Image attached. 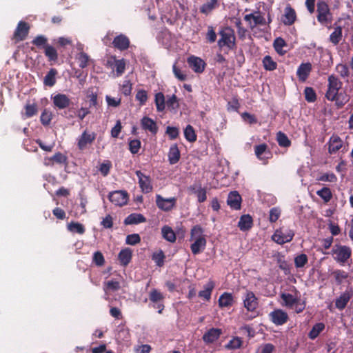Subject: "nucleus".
I'll list each match as a JSON object with an SVG mask.
<instances>
[{
	"label": "nucleus",
	"mask_w": 353,
	"mask_h": 353,
	"mask_svg": "<svg viewBox=\"0 0 353 353\" xmlns=\"http://www.w3.org/2000/svg\"><path fill=\"white\" fill-rule=\"evenodd\" d=\"M312 70V65L310 62L301 63L296 70L299 80L301 82H305L310 76Z\"/></svg>",
	"instance_id": "16"
},
{
	"label": "nucleus",
	"mask_w": 353,
	"mask_h": 353,
	"mask_svg": "<svg viewBox=\"0 0 353 353\" xmlns=\"http://www.w3.org/2000/svg\"><path fill=\"white\" fill-rule=\"evenodd\" d=\"M52 112L45 109L41 114L40 120L43 125H48L52 120Z\"/></svg>",
	"instance_id": "62"
},
{
	"label": "nucleus",
	"mask_w": 353,
	"mask_h": 353,
	"mask_svg": "<svg viewBox=\"0 0 353 353\" xmlns=\"http://www.w3.org/2000/svg\"><path fill=\"white\" fill-rule=\"evenodd\" d=\"M184 137L185 139L190 143H194L196 141V134L194 128L191 125H188L184 129Z\"/></svg>",
	"instance_id": "40"
},
{
	"label": "nucleus",
	"mask_w": 353,
	"mask_h": 353,
	"mask_svg": "<svg viewBox=\"0 0 353 353\" xmlns=\"http://www.w3.org/2000/svg\"><path fill=\"white\" fill-rule=\"evenodd\" d=\"M294 236V232L290 229H277L272 236V240L278 244L283 245L290 242Z\"/></svg>",
	"instance_id": "4"
},
{
	"label": "nucleus",
	"mask_w": 353,
	"mask_h": 353,
	"mask_svg": "<svg viewBox=\"0 0 353 353\" xmlns=\"http://www.w3.org/2000/svg\"><path fill=\"white\" fill-rule=\"evenodd\" d=\"M253 225V219L250 214H243L240 217L238 227L241 231H248Z\"/></svg>",
	"instance_id": "26"
},
{
	"label": "nucleus",
	"mask_w": 353,
	"mask_h": 353,
	"mask_svg": "<svg viewBox=\"0 0 353 353\" xmlns=\"http://www.w3.org/2000/svg\"><path fill=\"white\" fill-rule=\"evenodd\" d=\"M305 100L309 103H314L316 100V94L312 87H306L304 90Z\"/></svg>",
	"instance_id": "49"
},
{
	"label": "nucleus",
	"mask_w": 353,
	"mask_h": 353,
	"mask_svg": "<svg viewBox=\"0 0 353 353\" xmlns=\"http://www.w3.org/2000/svg\"><path fill=\"white\" fill-rule=\"evenodd\" d=\"M32 43L37 47L41 48L43 47L44 49L46 46H48V39L43 35H38L32 41Z\"/></svg>",
	"instance_id": "52"
},
{
	"label": "nucleus",
	"mask_w": 353,
	"mask_h": 353,
	"mask_svg": "<svg viewBox=\"0 0 353 353\" xmlns=\"http://www.w3.org/2000/svg\"><path fill=\"white\" fill-rule=\"evenodd\" d=\"M112 45L121 51L125 50L130 46V40L125 35L121 34L114 37Z\"/></svg>",
	"instance_id": "19"
},
{
	"label": "nucleus",
	"mask_w": 353,
	"mask_h": 353,
	"mask_svg": "<svg viewBox=\"0 0 353 353\" xmlns=\"http://www.w3.org/2000/svg\"><path fill=\"white\" fill-rule=\"evenodd\" d=\"M154 103L158 112H163L165 108V99L163 93L158 92L154 97Z\"/></svg>",
	"instance_id": "36"
},
{
	"label": "nucleus",
	"mask_w": 353,
	"mask_h": 353,
	"mask_svg": "<svg viewBox=\"0 0 353 353\" xmlns=\"http://www.w3.org/2000/svg\"><path fill=\"white\" fill-rule=\"evenodd\" d=\"M112 168V163L110 161H105L100 165L99 171L103 176H106Z\"/></svg>",
	"instance_id": "63"
},
{
	"label": "nucleus",
	"mask_w": 353,
	"mask_h": 353,
	"mask_svg": "<svg viewBox=\"0 0 353 353\" xmlns=\"http://www.w3.org/2000/svg\"><path fill=\"white\" fill-rule=\"evenodd\" d=\"M342 87L343 82L338 76L334 74L328 76L325 97L327 101L334 102L338 108H342L350 99L345 90L340 92Z\"/></svg>",
	"instance_id": "1"
},
{
	"label": "nucleus",
	"mask_w": 353,
	"mask_h": 353,
	"mask_svg": "<svg viewBox=\"0 0 353 353\" xmlns=\"http://www.w3.org/2000/svg\"><path fill=\"white\" fill-rule=\"evenodd\" d=\"M222 330L219 328H210L203 335V340L206 343L216 341L221 335Z\"/></svg>",
	"instance_id": "20"
},
{
	"label": "nucleus",
	"mask_w": 353,
	"mask_h": 353,
	"mask_svg": "<svg viewBox=\"0 0 353 353\" xmlns=\"http://www.w3.org/2000/svg\"><path fill=\"white\" fill-rule=\"evenodd\" d=\"M333 274L335 278V281L337 284H341L343 279H345L348 277V274L344 270H336L333 272Z\"/></svg>",
	"instance_id": "58"
},
{
	"label": "nucleus",
	"mask_w": 353,
	"mask_h": 353,
	"mask_svg": "<svg viewBox=\"0 0 353 353\" xmlns=\"http://www.w3.org/2000/svg\"><path fill=\"white\" fill-rule=\"evenodd\" d=\"M92 262L99 267L105 264V259L103 254L100 251H97L93 254Z\"/></svg>",
	"instance_id": "59"
},
{
	"label": "nucleus",
	"mask_w": 353,
	"mask_h": 353,
	"mask_svg": "<svg viewBox=\"0 0 353 353\" xmlns=\"http://www.w3.org/2000/svg\"><path fill=\"white\" fill-rule=\"evenodd\" d=\"M228 205L233 210H239L241 208V197L236 192H231L228 197Z\"/></svg>",
	"instance_id": "22"
},
{
	"label": "nucleus",
	"mask_w": 353,
	"mask_h": 353,
	"mask_svg": "<svg viewBox=\"0 0 353 353\" xmlns=\"http://www.w3.org/2000/svg\"><path fill=\"white\" fill-rule=\"evenodd\" d=\"M316 194L321 197L325 203H328L332 198L331 190L327 187H323L316 191Z\"/></svg>",
	"instance_id": "42"
},
{
	"label": "nucleus",
	"mask_w": 353,
	"mask_h": 353,
	"mask_svg": "<svg viewBox=\"0 0 353 353\" xmlns=\"http://www.w3.org/2000/svg\"><path fill=\"white\" fill-rule=\"evenodd\" d=\"M219 306L221 308L228 307L233 305L234 297L232 293L224 292L219 299Z\"/></svg>",
	"instance_id": "28"
},
{
	"label": "nucleus",
	"mask_w": 353,
	"mask_h": 353,
	"mask_svg": "<svg viewBox=\"0 0 353 353\" xmlns=\"http://www.w3.org/2000/svg\"><path fill=\"white\" fill-rule=\"evenodd\" d=\"M163 294L157 289H152L149 293V300L152 303V307L158 310V313L161 314L164 310Z\"/></svg>",
	"instance_id": "6"
},
{
	"label": "nucleus",
	"mask_w": 353,
	"mask_h": 353,
	"mask_svg": "<svg viewBox=\"0 0 353 353\" xmlns=\"http://www.w3.org/2000/svg\"><path fill=\"white\" fill-rule=\"evenodd\" d=\"M325 329V324L323 323H317L313 325L311 330L308 333V337L314 340L316 339L320 333Z\"/></svg>",
	"instance_id": "34"
},
{
	"label": "nucleus",
	"mask_w": 353,
	"mask_h": 353,
	"mask_svg": "<svg viewBox=\"0 0 353 353\" xmlns=\"http://www.w3.org/2000/svg\"><path fill=\"white\" fill-rule=\"evenodd\" d=\"M316 180L319 181L336 183L338 180V178L336 176V174L333 172H326L321 174L316 178Z\"/></svg>",
	"instance_id": "44"
},
{
	"label": "nucleus",
	"mask_w": 353,
	"mask_h": 353,
	"mask_svg": "<svg viewBox=\"0 0 353 353\" xmlns=\"http://www.w3.org/2000/svg\"><path fill=\"white\" fill-rule=\"evenodd\" d=\"M276 141L281 147L288 148L291 145V141L288 136L281 131L276 134Z\"/></svg>",
	"instance_id": "43"
},
{
	"label": "nucleus",
	"mask_w": 353,
	"mask_h": 353,
	"mask_svg": "<svg viewBox=\"0 0 353 353\" xmlns=\"http://www.w3.org/2000/svg\"><path fill=\"white\" fill-rule=\"evenodd\" d=\"M141 241V237L139 234H132L126 236V244L135 245Z\"/></svg>",
	"instance_id": "64"
},
{
	"label": "nucleus",
	"mask_w": 353,
	"mask_h": 353,
	"mask_svg": "<svg viewBox=\"0 0 353 353\" xmlns=\"http://www.w3.org/2000/svg\"><path fill=\"white\" fill-rule=\"evenodd\" d=\"M254 152L256 157L263 161L264 164L268 163V159L272 158V153L269 150L266 143H261L254 146Z\"/></svg>",
	"instance_id": "13"
},
{
	"label": "nucleus",
	"mask_w": 353,
	"mask_h": 353,
	"mask_svg": "<svg viewBox=\"0 0 353 353\" xmlns=\"http://www.w3.org/2000/svg\"><path fill=\"white\" fill-rule=\"evenodd\" d=\"M67 228L70 232L79 234H83L85 231L84 225L78 222L72 221L68 224Z\"/></svg>",
	"instance_id": "39"
},
{
	"label": "nucleus",
	"mask_w": 353,
	"mask_h": 353,
	"mask_svg": "<svg viewBox=\"0 0 353 353\" xmlns=\"http://www.w3.org/2000/svg\"><path fill=\"white\" fill-rule=\"evenodd\" d=\"M165 256L162 250L158 252H154L152 254V259L154 261L158 267H162L164 265Z\"/></svg>",
	"instance_id": "51"
},
{
	"label": "nucleus",
	"mask_w": 353,
	"mask_h": 353,
	"mask_svg": "<svg viewBox=\"0 0 353 353\" xmlns=\"http://www.w3.org/2000/svg\"><path fill=\"white\" fill-rule=\"evenodd\" d=\"M352 296V294L350 292L345 291L343 293H342L339 298L336 299L335 301V306L336 308H338L340 310H343L349 301L350 300L351 297Z\"/></svg>",
	"instance_id": "25"
},
{
	"label": "nucleus",
	"mask_w": 353,
	"mask_h": 353,
	"mask_svg": "<svg viewBox=\"0 0 353 353\" xmlns=\"http://www.w3.org/2000/svg\"><path fill=\"white\" fill-rule=\"evenodd\" d=\"M281 298L283 301V305L292 308L295 303H297L299 299L289 293H281Z\"/></svg>",
	"instance_id": "30"
},
{
	"label": "nucleus",
	"mask_w": 353,
	"mask_h": 353,
	"mask_svg": "<svg viewBox=\"0 0 353 353\" xmlns=\"http://www.w3.org/2000/svg\"><path fill=\"white\" fill-rule=\"evenodd\" d=\"M165 104L169 108L172 110L176 109L179 106L178 99L175 94H172L170 97L168 96Z\"/></svg>",
	"instance_id": "60"
},
{
	"label": "nucleus",
	"mask_w": 353,
	"mask_h": 353,
	"mask_svg": "<svg viewBox=\"0 0 353 353\" xmlns=\"http://www.w3.org/2000/svg\"><path fill=\"white\" fill-rule=\"evenodd\" d=\"M52 161L54 164H66L68 162V158L65 155L61 152H56L52 157Z\"/></svg>",
	"instance_id": "61"
},
{
	"label": "nucleus",
	"mask_w": 353,
	"mask_h": 353,
	"mask_svg": "<svg viewBox=\"0 0 353 353\" xmlns=\"http://www.w3.org/2000/svg\"><path fill=\"white\" fill-rule=\"evenodd\" d=\"M342 28L341 26H337L334 28V30L330 36V41L334 45H337L339 43L342 39Z\"/></svg>",
	"instance_id": "41"
},
{
	"label": "nucleus",
	"mask_w": 353,
	"mask_h": 353,
	"mask_svg": "<svg viewBox=\"0 0 353 353\" xmlns=\"http://www.w3.org/2000/svg\"><path fill=\"white\" fill-rule=\"evenodd\" d=\"M176 198L171 197L168 199L163 198L160 194L156 195V205L161 210L164 212L171 211L176 205Z\"/></svg>",
	"instance_id": "9"
},
{
	"label": "nucleus",
	"mask_w": 353,
	"mask_h": 353,
	"mask_svg": "<svg viewBox=\"0 0 353 353\" xmlns=\"http://www.w3.org/2000/svg\"><path fill=\"white\" fill-rule=\"evenodd\" d=\"M327 144L329 154H336L343 147V143L339 135L334 134L330 137Z\"/></svg>",
	"instance_id": "15"
},
{
	"label": "nucleus",
	"mask_w": 353,
	"mask_h": 353,
	"mask_svg": "<svg viewBox=\"0 0 353 353\" xmlns=\"http://www.w3.org/2000/svg\"><path fill=\"white\" fill-rule=\"evenodd\" d=\"M108 199L115 205L123 206L127 204L129 196L125 190H115L109 193Z\"/></svg>",
	"instance_id": "7"
},
{
	"label": "nucleus",
	"mask_w": 353,
	"mask_h": 353,
	"mask_svg": "<svg viewBox=\"0 0 353 353\" xmlns=\"http://www.w3.org/2000/svg\"><path fill=\"white\" fill-rule=\"evenodd\" d=\"M52 100L54 106L60 110L68 108L71 103L70 98L64 94H56Z\"/></svg>",
	"instance_id": "18"
},
{
	"label": "nucleus",
	"mask_w": 353,
	"mask_h": 353,
	"mask_svg": "<svg viewBox=\"0 0 353 353\" xmlns=\"http://www.w3.org/2000/svg\"><path fill=\"white\" fill-rule=\"evenodd\" d=\"M161 234L163 238L167 241L170 243H174L176 241V234L171 227L168 225H164L161 228Z\"/></svg>",
	"instance_id": "32"
},
{
	"label": "nucleus",
	"mask_w": 353,
	"mask_h": 353,
	"mask_svg": "<svg viewBox=\"0 0 353 353\" xmlns=\"http://www.w3.org/2000/svg\"><path fill=\"white\" fill-rule=\"evenodd\" d=\"M141 125L143 130L150 132L152 135H156L158 132L159 128L156 121L147 116L141 119Z\"/></svg>",
	"instance_id": "17"
},
{
	"label": "nucleus",
	"mask_w": 353,
	"mask_h": 353,
	"mask_svg": "<svg viewBox=\"0 0 353 353\" xmlns=\"http://www.w3.org/2000/svg\"><path fill=\"white\" fill-rule=\"evenodd\" d=\"M146 219L141 214L133 213L128 215L124 220L125 225H132L143 223Z\"/></svg>",
	"instance_id": "31"
},
{
	"label": "nucleus",
	"mask_w": 353,
	"mask_h": 353,
	"mask_svg": "<svg viewBox=\"0 0 353 353\" xmlns=\"http://www.w3.org/2000/svg\"><path fill=\"white\" fill-rule=\"evenodd\" d=\"M205 237L203 235V230L199 225L193 226L190 230V241H193L197 238Z\"/></svg>",
	"instance_id": "46"
},
{
	"label": "nucleus",
	"mask_w": 353,
	"mask_h": 353,
	"mask_svg": "<svg viewBox=\"0 0 353 353\" xmlns=\"http://www.w3.org/2000/svg\"><path fill=\"white\" fill-rule=\"evenodd\" d=\"M77 60L79 63V66L81 68H85L88 65L90 61V57L84 52H81L77 54Z\"/></svg>",
	"instance_id": "45"
},
{
	"label": "nucleus",
	"mask_w": 353,
	"mask_h": 353,
	"mask_svg": "<svg viewBox=\"0 0 353 353\" xmlns=\"http://www.w3.org/2000/svg\"><path fill=\"white\" fill-rule=\"evenodd\" d=\"M141 145V141L139 139L130 140L129 141V150L132 154H136L139 152Z\"/></svg>",
	"instance_id": "57"
},
{
	"label": "nucleus",
	"mask_w": 353,
	"mask_h": 353,
	"mask_svg": "<svg viewBox=\"0 0 353 353\" xmlns=\"http://www.w3.org/2000/svg\"><path fill=\"white\" fill-rule=\"evenodd\" d=\"M132 257V252L130 248H126L122 249L118 254V259L121 265L125 267L131 261Z\"/></svg>",
	"instance_id": "23"
},
{
	"label": "nucleus",
	"mask_w": 353,
	"mask_h": 353,
	"mask_svg": "<svg viewBox=\"0 0 353 353\" xmlns=\"http://www.w3.org/2000/svg\"><path fill=\"white\" fill-rule=\"evenodd\" d=\"M30 30V26L27 22L21 21L14 32L12 39L17 43L23 41L27 37Z\"/></svg>",
	"instance_id": "8"
},
{
	"label": "nucleus",
	"mask_w": 353,
	"mask_h": 353,
	"mask_svg": "<svg viewBox=\"0 0 353 353\" xmlns=\"http://www.w3.org/2000/svg\"><path fill=\"white\" fill-rule=\"evenodd\" d=\"M270 320L276 325H283L289 319L288 314L281 309H275L269 314Z\"/></svg>",
	"instance_id": "12"
},
{
	"label": "nucleus",
	"mask_w": 353,
	"mask_h": 353,
	"mask_svg": "<svg viewBox=\"0 0 353 353\" xmlns=\"http://www.w3.org/2000/svg\"><path fill=\"white\" fill-rule=\"evenodd\" d=\"M97 137L94 132L84 130L77 139V147L79 150L83 151L86 150L89 145H91Z\"/></svg>",
	"instance_id": "5"
},
{
	"label": "nucleus",
	"mask_w": 353,
	"mask_h": 353,
	"mask_svg": "<svg viewBox=\"0 0 353 353\" xmlns=\"http://www.w3.org/2000/svg\"><path fill=\"white\" fill-rule=\"evenodd\" d=\"M219 6L218 0H210L203 3L200 8V12L208 14Z\"/></svg>",
	"instance_id": "35"
},
{
	"label": "nucleus",
	"mask_w": 353,
	"mask_h": 353,
	"mask_svg": "<svg viewBox=\"0 0 353 353\" xmlns=\"http://www.w3.org/2000/svg\"><path fill=\"white\" fill-rule=\"evenodd\" d=\"M214 288V283L213 281H210L205 286L204 290H201L199 292V296L204 299L206 301H209L211 298L212 292Z\"/></svg>",
	"instance_id": "33"
},
{
	"label": "nucleus",
	"mask_w": 353,
	"mask_h": 353,
	"mask_svg": "<svg viewBox=\"0 0 353 353\" xmlns=\"http://www.w3.org/2000/svg\"><path fill=\"white\" fill-rule=\"evenodd\" d=\"M135 99L139 101L140 106L144 105L148 99V92L143 89L139 90L136 93Z\"/></svg>",
	"instance_id": "47"
},
{
	"label": "nucleus",
	"mask_w": 353,
	"mask_h": 353,
	"mask_svg": "<svg viewBox=\"0 0 353 353\" xmlns=\"http://www.w3.org/2000/svg\"><path fill=\"white\" fill-rule=\"evenodd\" d=\"M296 18L295 10L290 6H288L285 8V14L282 19L283 23L287 26L292 25Z\"/></svg>",
	"instance_id": "24"
},
{
	"label": "nucleus",
	"mask_w": 353,
	"mask_h": 353,
	"mask_svg": "<svg viewBox=\"0 0 353 353\" xmlns=\"http://www.w3.org/2000/svg\"><path fill=\"white\" fill-rule=\"evenodd\" d=\"M114 60L115 62V68L117 71V76L122 75L125 69V62L123 59H116L115 57H114Z\"/></svg>",
	"instance_id": "54"
},
{
	"label": "nucleus",
	"mask_w": 353,
	"mask_h": 353,
	"mask_svg": "<svg viewBox=\"0 0 353 353\" xmlns=\"http://www.w3.org/2000/svg\"><path fill=\"white\" fill-rule=\"evenodd\" d=\"M194 240V243L190 245V250L194 255H196L205 249L207 241L205 237H200Z\"/></svg>",
	"instance_id": "21"
},
{
	"label": "nucleus",
	"mask_w": 353,
	"mask_h": 353,
	"mask_svg": "<svg viewBox=\"0 0 353 353\" xmlns=\"http://www.w3.org/2000/svg\"><path fill=\"white\" fill-rule=\"evenodd\" d=\"M135 174L139 179V184L141 191L145 194L151 192L153 186L150 176L144 174L141 170H137Z\"/></svg>",
	"instance_id": "10"
},
{
	"label": "nucleus",
	"mask_w": 353,
	"mask_h": 353,
	"mask_svg": "<svg viewBox=\"0 0 353 353\" xmlns=\"http://www.w3.org/2000/svg\"><path fill=\"white\" fill-rule=\"evenodd\" d=\"M120 288V283L117 281H108L104 283L103 290L105 292L108 291L115 292Z\"/></svg>",
	"instance_id": "48"
},
{
	"label": "nucleus",
	"mask_w": 353,
	"mask_h": 353,
	"mask_svg": "<svg viewBox=\"0 0 353 353\" xmlns=\"http://www.w3.org/2000/svg\"><path fill=\"white\" fill-rule=\"evenodd\" d=\"M308 261L305 254H301L294 258V265L296 268L304 267Z\"/></svg>",
	"instance_id": "53"
},
{
	"label": "nucleus",
	"mask_w": 353,
	"mask_h": 353,
	"mask_svg": "<svg viewBox=\"0 0 353 353\" xmlns=\"http://www.w3.org/2000/svg\"><path fill=\"white\" fill-rule=\"evenodd\" d=\"M180 151L176 144L172 145L168 152V161L171 165L176 163L180 159Z\"/></svg>",
	"instance_id": "29"
},
{
	"label": "nucleus",
	"mask_w": 353,
	"mask_h": 353,
	"mask_svg": "<svg viewBox=\"0 0 353 353\" xmlns=\"http://www.w3.org/2000/svg\"><path fill=\"white\" fill-rule=\"evenodd\" d=\"M44 54L49 61H57L58 59V53L57 50L52 46H46L44 49Z\"/></svg>",
	"instance_id": "38"
},
{
	"label": "nucleus",
	"mask_w": 353,
	"mask_h": 353,
	"mask_svg": "<svg viewBox=\"0 0 353 353\" xmlns=\"http://www.w3.org/2000/svg\"><path fill=\"white\" fill-rule=\"evenodd\" d=\"M281 210L278 207H274L270 210L269 221L270 223H275L280 217Z\"/></svg>",
	"instance_id": "56"
},
{
	"label": "nucleus",
	"mask_w": 353,
	"mask_h": 353,
	"mask_svg": "<svg viewBox=\"0 0 353 353\" xmlns=\"http://www.w3.org/2000/svg\"><path fill=\"white\" fill-rule=\"evenodd\" d=\"M58 71L55 68H51L47 72L43 79V85L48 87H52L56 84Z\"/></svg>",
	"instance_id": "27"
},
{
	"label": "nucleus",
	"mask_w": 353,
	"mask_h": 353,
	"mask_svg": "<svg viewBox=\"0 0 353 353\" xmlns=\"http://www.w3.org/2000/svg\"><path fill=\"white\" fill-rule=\"evenodd\" d=\"M243 301L245 308L248 312H256L259 306V301L258 298L255 296L253 292L247 291L243 296Z\"/></svg>",
	"instance_id": "11"
},
{
	"label": "nucleus",
	"mask_w": 353,
	"mask_h": 353,
	"mask_svg": "<svg viewBox=\"0 0 353 353\" xmlns=\"http://www.w3.org/2000/svg\"><path fill=\"white\" fill-rule=\"evenodd\" d=\"M262 63L265 70L268 71H273L277 68L276 62L274 61L270 55L265 56L262 60Z\"/></svg>",
	"instance_id": "37"
},
{
	"label": "nucleus",
	"mask_w": 353,
	"mask_h": 353,
	"mask_svg": "<svg viewBox=\"0 0 353 353\" xmlns=\"http://www.w3.org/2000/svg\"><path fill=\"white\" fill-rule=\"evenodd\" d=\"M336 70L343 79L350 77V70L346 64L339 63L336 65Z\"/></svg>",
	"instance_id": "50"
},
{
	"label": "nucleus",
	"mask_w": 353,
	"mask_h": 353,
	"mask_svg": "<svg viewBox=\"0 0 353 353\" xmlns=\"http://www.w3.org/2000/svg\"><path fill=\"white\" fill-rule=\"evenodd\" d=\"M187 62L189 67L196 73H202L206 65L203 59L195 56L188 57Z\"/></svg>",
	"instance_id": "14"
},
{
	"label": "nucleus",
	"mask_w": 353,
	"mask_h": 353,
	"mask_svg": "<svg viewBox=\"0 0 353 353\" xmlns=\"http://www.w3.org/2000/svg\"><path fill=\"white\" fill-rule=\"evenodd\" d=\"M331 254L336 262L343 265L351 257L352 250L348 246L336 244L332 248Z\"/></svg>",
	"instance_id": "3"
},
{
	"label": "nucleus",
	"mask_w": 353,
	"mask_h": 353,
	"mask_svg": "<svg viewBox=\"0 0 353 353\" xmlns=\"http://www.w3.org/2000/svg\"><path fill=\"white\" fill-rule=\"evenodd\" d=\"M277 263L281 270H283L285 274L290 272V265L284 259L283 256H279L277 258Z\"/></svg>",
	"instance_id": "55"
},
{
	"label": "nucleus",
	"mask_w": 353,
	"mask_h": 353,
	"mask_svg": "<svg viewBox=\"0 0 353 353\" xmlns=\"http://www.w3.org/2000/svg\"><path fill=\"white\" fill-rule=\"evenodd\" d=\"M220 39L218 41V46L220 49L227 48L228 50H232L236 45L235 35L234 30L230 28L222 29L219 32Z\"/></svg>",
	"instance_id": "2"
}]
</instances>
